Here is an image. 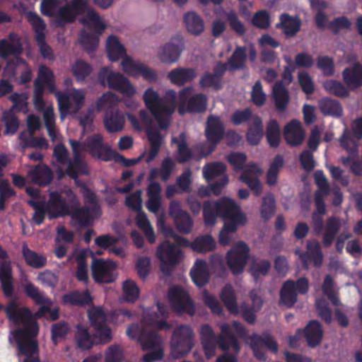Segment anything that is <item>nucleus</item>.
Listing matches in <instances>:
<instances>
[{"label":"nucleus","mask_w":362,"mask_h":362,"mask_svg":"<svg viewBox=\"0 0 362 362\" xmlns=\"http://www.w3.org/2000/svg\"><path fill=\"white\" fill-rule=\"evenodd\" d=\"M69 215L73 221L83 228L89 226L93 221L90 209L86 206L76 208Z\"/></svg>","instance_id":"57"},{"label":"nucleus","mask_w":362,"mask_h":362,"mask_svg":"<svg viewBox=\"0 0 362 362\" xmlns=\"http://www.w3.org/2000/svg\"><path fill=\"white\" fill-rule=\"evenodd\" d=\"M48 218L54 219L69 215V207L66 200L58 192H52L49 195V199L45 203Z\"/></svg>","instance_id":"24"},{"label":"nucleus","mask_w":362,"mask_h":362,"mask_svg":"<svg viewBox=\"0 0 362 362\" xmlns=\"http://www.w3.org/2000/svg\"><path fill=\"white\" fill-rule=\"evenodd\" d=\"M110 96L103 94L96 102L97 109H106L103 118L104 126L109 133L122 131L124 127L125 117L124 114L117 107H110Z\"/></svg>","instance_id":"10"},{"label":"nucleus","mask_w":362,"mask_h":362,"mask_svg":"<svg viewBox=\"0 0 362 362\" xmlns=\"http://www.w3.org/2000/svg\"><path fill=\"white\" fill-rule=\"evenodd\" d=\"M0 284L4 296L12 297L14 294V280L10 260L0 262Z\"/></svg>","instance_id":"27"},{"label":"nucleus","mask_w":362,"mask_h":362,"mask_svg":"<svg viewBox=\"0 0 362 362\" xmlns=\"http://www.w3.org/2000/svg\"><path fill=\"white\" fill-rule=\"evenodd\" d=\"M78 16H83L79 22L83 25L92 23L99 31L106 28L100 16L90 6L88 0H71L66 3L58 11L57 23L59 26L73 23Z\"/></svg>","instance_id":"2"},{"label":"nucleus","mask_w":362,"mask_h":362,"mask_svg":"<svg viewBox=\"0 0 362 362\" xmlns=\"http://www.w3.org/2000/svg\"><path fill=\"white\" fill-rule=\"evenodd\" d=\"M341 228V220L339 217L332 216L327 218L322 239L325 247L329 248L332 245Z\"/></svg>","instance_id":"30"},{"label":"nucleus","mask_w":362,"mask_h":362,"mask_svg":"<svg viewBox=\"0 0 362 362\" xmlns=\"http://www.w3.org/2000/svg\"><path fill=\"white\" fill-rule=\"evenodd\" d=\"M76 341L78 346L84 350L90 349L94 344L101 343L99 341V337L91 335L88 329L84 327H78L76 333Z\"/></svg>","instance_id":"51"},{"label":"nucleus","mask_w":362,"mask_h":362,"mask_svg":"<svg viewBox=\"0 0 362 362\" xmlns=\"http://www.w3.org/2000/svg\"><path fill=\"white\" fill-rule=\"evenodd\" d=\"M181 245L164 240L158 247L156 256L161 262L160 269L166 275H170L173 268L181 260Z\"/></svg>","instance_id":"13"},{"label":"nucleus","mask_w":362,"mask_h":362,"mask_svg":"<svg viewBox=\"0 0 362 362\" xmlns=\"http://www.w3.org/2000/svg\"><path fill=\"white\" fill-rule=\"evenodd\" d=\"M172 143L177 146L176 160L179 163H187L192 158L193 153L188 146L185 132H182L179 137H173Z\"/></svg>","instance_id":"40"},{"label":"nucleus","mask_w":362,"mask_h":362,"mask_svg":"<svg viewBox=\"0 0 362 362\" xmlns=\"http://www.w3.org/2000/svg\"><path fill=\"white\" fill-rule=\"evenodd\" d=\"M273 99L276 109L283 112L287 108L290 100L288 90L282 81L276 82L273 88Z\"/></svg>","instance_id":"38"},{"label":"nucleus","mask_w":362,"mask_h":362,"mask_svg":"<svg viewBox=\"0 0 362 362\" xmlns=\"http://www.w3.org/2000/svg\"><path fill=\"white\" fill-rule=\"evenodd\" d=\"M248 339L254 356L260 361H265L267 359L266 353L262 349L263 346H265L274 354L278 352L276 341L267 332H264L262 335L255 333L249 336Z\"/></svg>","instance_id":"18"},{"label":"nucleus","mask_w":362,"mask_h":362,"mask_svg":"<svg viewBox=\"0 0 362 362\" xmlns=\"http://www.w3.org/2000/svg\"><path fill=\"white\" fill-rule=\"evenodd\" d=\"M233 329L240 338L247 337V330L238 321H233L232 327L228 323L222 324L220 327L221 333L218 335L215 334L209 325H202L200 329L201 343L207 358L215 355L217 346L223 351L232 349L236 354H238L240 351V345Z\"/></svg>","instance_id":"1"},{"label":"nucleus","mask_w":362,"mask_h":362,"mask_svg":"<svg viewBox=\"0 0 362 362\" xmlns=\"http://www.w3.org/2000/svg\"><path fill=\"white\" fill-rule=\"evenodd\" d=\"M66 164V173L72 180H77L80 175H89L87 163L82 157L74 156Z\"/></svg>","instance_id":"36"},{"label":"nucleus","mask_w":362,"mask_h":362,"mask_svg":"<svg viewBox=\"0 0 362 362\" xmlns=\"http://www.w3.org/2000/svg\"><path fill=\"white\" fill-rule=\"evenodd\" d=\"M5 313L9 321L25 327L15 331V339H33L37 336L39 325L28 308L19 307L18 303L12 299L6 305Z\"/></svg>","instance_id":"4"},{"label":"nucleus","mask_w":362,"mask_h":362,"mask_svg":"<svg viewBox=\"0 0 362 362\" xmlns=\"http://www.w3.org/2000/svg\"><path fill=\"white\" fill-rule=\"evenodd\" d=\"M192 280L199 287L206 284L209 280V272L206 261L197 259L190 270Z\"/></svg>","instance_id":"35"},{"label":"nucleus","mask_w":362,"mask_h":362,"mask_svg":"<svg viewBox=\"0 0 362 362\" xmlns=\"http://www.w3.org/2000/svg\"><path fill=\"white\" fill-rule=\"evenodd\" d=\"M226 165L222 162L208 163L203 167V176L207 182L213 180L217 177L226 175Z\"/></svg>","instance_id":"56"},{"label":"nucleus","mask_w":362,"mask_h":362,"mask_svg":"<svg viewBox=\"0 0 362 362\" xmlns=\"http://www.w3.org/2000/svg\"><path fill=\"white\" fill-rule=\"evenodd\" d=\"M197 76L196 71L191 68H177L170 71L168 78L175 85L179 86L193 81Z\"/></svg>","instance_id":"39"},{"label":"nucleus","mask_w":362,"mask_h":362,"mask_svg":"<svg viewBox=\"0 0 362 362\" xmlns=\"http://www.w3.org/2000/svg\"><path fill=\"white\" fill-rule=\"evenodd\" d=\"M247 54L245 47H238L228 60L227 64L233 70H242L245 67Z\"/></svg>","instance_id":"58"},{"label":"nucleus","mask_w":362,"mask_h":362,"mask_svg":"<svg viewBox=\"0 0 362 362\" xmlns=\"http://www.w3.org/2000/svg\"><path fill=\"white\" fill-rule=\"evenodd\" d=\"M98 81L103 86H107L120 92L126 96H133L135 89L129 81L122 74L114 72L110 68L104 66L98 72Z\"/></svg>","instance_id":"11"},{"label":"nucleus","mask_w":362,"mask_h":362,"mask_svg":"<svg viewBox=\"0 0 362 362\" xmlns=\"http://www.w3.org/2000/svg\"><path fill=\"white\" fill-rule=\"evenodd\" d=\"M184 22L189 33L199 35L204 29L202 18L193 11L187 12L184 16Z\"/></svg>","instance_id":"52"},{"label":"nucleus","mask_w":362,"mask_h":362,"mask_svg":"<svg viewBox=\"0 0 362 362\" xmlns=\"http://www.w3.org/2000/svg\"><path fill=\"white\" fill-rule=\"evenodd\" d=\"M2 120L5 123V134L13 135L17 132L19 128V120L12 110L4 112L3 113Z\"/></svg>","instance_id":"64"},{"label":"nucleus","mask_w":362,"mask_h":362,"mask_svg":"<svg viewBox=\"0 0 362 362\" xmlns=\"http://www.w3.org/2000/svg\"><path fill=\"white\" fill-rule=\"evenodd\" d=\"M86 27H93L94 28L93 33H88L83 30L79 35V43L81 47L88 52H90L97 49L99 44V35H100L104 30L99 31V29L95 28L90 23Z\"/></svg>","instance_id":"34"},{"label":"nucleus","mask_w":362,"mask_h":362,"mask_svg":"<svg viewBox=\"0 0 362 362\" xmlns=\"http://www.w3.org/2000/svg\"><path fill=\"white\" fill-rule=\"evenodd\" d=\"M194 88L192 86H187L179 91L177 103L179 105V113L185 112L201 113L207 107L208 98L204 93H197L192 95Z\"/></svg>","instance_id":"8"},{"label":"nucleus","mask_w":362,"mask_h":362,"mask_svg":"<svg viewBox=\"0 0 362 362\" xmlns=\"http://www.w3.org/2000/svg\"><path fill=\"white\" fill-rule=\"evenodd\" d=\"M86 145L88 151L92 157L103 161L112 159L115 151L109 145L104 144L102 135L99 134L92 135L88 138Z\"/></svg>","instance_id":"21"},{"label":"nucleus","mask_w":362,"mask_h":362,"mask_svg":"<svg viewBox=\"0 0 362 362\" xmlns=\"http://www.w3.org/2000/svg\"><path fill=\"white\" fill-rule=\"evenodd\" d=\"M262 174V170L257 164L250 163L239 177L241 182L250 187L255 197H259L262 193V185L258 177Z\"/></svg>","instance_id":"22"},{"label":"nucleus","mask_w":362,"mask_h":362,"mask_svg":"<svg viewBox=\"0 0 362 362\" xmlns=\"http://www.w3.org/2000/svg\"><path fill=\"white\" fill-rule=\"evenodd\" d=\"M272 264L268 259H262L253 261L250 265V272L255 283L261 280V277L268 275Z\"/></svg>","instance_id":"53"},{"label":"nucleus","mask_w":362,"mask_h":362,"mask_svg":"<svg viewBox=\"0 0 362 362\" xmlns=\"http://www.w3.org/2000/svg\"><path fill=\"white\" fill-rule=\"evenodd\" d=\"M28 176L33 182L40 185H48L53 179V174L50 168L45 165H37L28 172Z\"/></svg>","instance_id":"41"},{"label":"nucleus","mask_w":362,"mask_h":362,"mask_svg":"<svg viewBox=\"0 0 362 362\" xmlns=\"http://www.w3.org/2000/svg\"><path fill=\"white\" fill-rule=\"evenodd\" d=\"M22 148H44L47 149L49 146L47 140L42 137H35L34 135H28L27 132L23 131L18 135Z\"/></svg>","instance_id":"50"},{"label":"nucleus","mask_w":362,"mask_h":362,"mask_svg":"<svg viewBox=\"0 0 362 362\" xmlns=\"http://www.w3.org/2000/svg\"><path fill=\"white\" fill-rule=\"evenodd\" d=\"M143 99L158 127L161 129H167L170 124L169 119L175 111L176 92L168 90L163 97H160L152 88H148L145 90Z\"/></svg>","instance_id":"3"},{"label":"nucleus","mask_w":362,"mask_h":362,"mask_svg":"<svg viewBox=\"0 0 362 362\" xmlns=\"http://www.w3.org/2000/svg\"><path fill=\"white\" fill-rule=\"evenodd\" d=\"M225 131L224 123L219 116L210 115L207 117L204 134L209 144L205 152L202 151L203 155L207 156L215 151L224 138Z\"/></svg>","instance_id":"14"},{"label":"nucleus","mask_w":362,"mask_h":362,"mask_svg":"<svg viewBox=\"0 0 362 362\" xmlns=\"http://www.w3.org/2000/svg\"><path fill=\"white\" fill-rule=\"evenodd\" d=\"M169 300L173 310L179 314L194 315L195 307L189 294L179 286L172 287L168 292Z\"/></svg>","instance_id":"17"},{"label":"nucleus","mask_w":362,"mask_h":362,"mask_svg":"<svg viewBox=\"0 0 362 362\" xmlns=\"http://www.w3.org/2000/svg\"><path fill=\"white\" fill-rule=\"evenodd\" d=\"M23 52V45L18 35L14 33H9L8 39L0 40V57L6 59L9 56L16 57V59L9 60L4 69V72L9 77L16 75V67L20 64L27 65L25 59L19 57Z\"/></svg>","instance_id":"7"},{"label":"nucleus","mask_w":362,"mask_h":362,"mask_svg":"<svg viewBox=\"0 0 362 362\" xmlns=\"http://www.w3.org/2000/svg\"><path fill=\"white\" fill-rule=\"evenodd\" d=\"M23 288L26 296L37 305L52 304L50 299L45 296V293L31 281H28L23 284Z\"/></svg>","instance_id":"47"},{"label":"nucleus","mask_w":362,"mask_h":362,"mask_svg":"<svg viewBox=\"0 0 362 362\" xmlns=\"http://www.w3.org/2000/svg\"><path fill=\"white\" fill-rule=\"evenodd\" d=\"M344 83L351 90L362 87V64L356 62L352 66L346 67L342 71Z\"/></svg>","instance_id":"29"},{"label":"nucleus","mask_w":362,"mask_h":362,"mask_svg":"<svg viewBox=\"0 0 362 362\" xmlns=\"http://www.w3.org/2000/svg\"><path fill=\"white\" fill-rule=\"evenodd\" d=\"M276 202L272 193L267 194L262 198L260 207V214L264 221H268L275 214Z\"/></svg>","instance_id":"59"},{"label":"nucleus","mask_w":362,"mask_h":362,"mask_svg":"<svg viewBox=\"0 0 362 362\" xmlns=\"http://www.w3.org/2000/svg\"><path fill=\"white\" fill-rule=\"evenodd\" d=\"M299 257L304 267H307L312 261L315 267H320L324 258L320 243L315 239L308 240L306 244V250L300 253Z\"/></svg>","instance_id":"25"},{"label":"nucleus","mask_w":362,"mask_h":362,"mask_svg":"<svg viewBox=\"0 0 362 362\" xmlns=\"http://www.w3.org/2000/svg\"><path fill=\"white\" fill-rule=\"evenodd\" d=\"M117 265L110 260L94 259L91 264L92 275L94 281L100 284H110L115 281V274Z\"/></svg>","instance_id":"19"},{"label":"nucleus","mask_w":362,"mask_h":362,"mask_svg":"<svg viewBox=\"0 0 362 362\" xmlns=\"http://www.w3.org/2000/svg\"><path fill=\"white\" fill-rule=\"evenodd\" d=\"M62 302L64 305L76 307H85L93 303V298L88 290L79 291H72L62 296Z\"/></svg>","instance_id":"32"},{"label":"nucleus","mask_w":362,"mask_h":362,"mask_svg":"<svg viewBox=\"0 0 362 362\" xmlns=\"http://www.w3.org/2000/svg\"><path fill=\"white\" fill-rule=\"evenodd\" d=\"M264 136V126L262 118L259 115H255L253 122L247 127L246 139L252 146L259 144Z\"/></svg>","instance_id":"37"},{"label":"nucleus","mask_w":362,"mask_h":362,"mask_svg":"<svg viewBox=\"0 0 362 362\" xmlns=\"http://www.w3.org/2000/svg\"><path fill=\"white\" fill-rule=\"evenodd\" d=\"M325 89L330 94L339 98H345L349 95V90L342 83L336 80H328L323 84Z\"/></svg>","instance_id":"63"},{"label":"nucleus","mask_w":362,"mask_h":362,"mask_svg":"<svg viewBox=\"0 0 362 362\" xmlns=\"http://www.w3.org/2000/svg\"><path fill=\"white\" fill-rule=\"evenodd\" d=\"M250 247L243 241H238L226 254V263L234 275L240 274L249 259Z\"/></svg>","instance_id":"15"},{"label":"nucleus","mask_w":362,"mask_h":362,"mask_svg":"<svg viewBox=\"0 0 362 362\" xmlns=\"http://www.w3.org/2000/svg\"><path fill=\"white\" fill-rule=\"evenodd\" d=\"M302 333L308 346L314 349L321 344L324 331L321 323L318 320H312L302 329Z\"/></svg>","instance_id":"26"},{"label":"nucleus","mask_w":362,"mask_h":362,"mask_svg":"<svg viewBox=\"0 0 362 362\" xmlns=\"http://www.w3.org/2000/svg\"><path fill=\"white\" fill-rule=\"evenodd\" d=\"M169 214L174 218L177 230L185 234L189 233L193 227V221L189 214L182 209L178 201L173 200L169 206Z\"/></svg>","instance_id":"23"},{"label":"nucleus","mask_w":362,"mask_h":362,"mask_svg":"<svg viewBox=\"0 0 362 362\" xmlns=\"http://www.w3.org/2000/svg\"><path fill=\"white\" fill-rule=\"evenodd\" d=\"M284 136L291 146H300L305 139V131L297 119H292L284 127Z\"/></svg>","instance_id":"28"},{"label":"nucleus","mask_w":362,"mask_h":362,"mask_svg":"<svg viewBox=\"0 0 362 362\" xmlns=\"http://www.w3.org/2000/svg\"><path fill=\"white\" fill-rule=\"evenodd\" d=\"M157 226L165 238H172L175 243L179 245H183V247L189 246V242L186 238L176 234L174 230L165 223L164 220L159 219Z\"/></svg>","instance_id":"62"},{"label":"nucleus","mask_w":362,"mask_h":362,"mask_svg":"<svg viewBox=\"0 0 362 362\" xmlns=\"http://www.w3.org/2000/svg\"><path fill=\"white\" fill-rule=\"evenodd\" d=\"M189 245L194 251L200 253L213 251L216 247V241L211 235L198 236Z\"/></svg>","instance_id":"48"},{"label":"nucleus","mask_w":362,"mask_h":362,"mask_svg":"<svg viewBox=\"0 0 362 362\" xmlns=\"http://www.w3.org/2000/svg\"><path fill=\"white\" fill-rule=\"evenodd\" d=\"M265 135L270 147L274 148L279 147L280 144L281 130L279 124L276 119H270L267 123Z\"/></svg>","instance_id":"55"},{"label":"nucleus","mask_w":362,"mask_h":362,"mask_svg":"<svg viewBox=\"0 0 362 362\" xmlns=\"http://www.w3.org/2000/svg\"><path fill=\"white\" fill-rule=\"evenodd\" d=\"M202 211L204 220L207 226L214 225L217 217L226 219L243 214L235 202L228 197H223L217 202L205 201Z\"/></svg>","instance_id":"6"},{"label":"nucleus","mask_w":362,"mask_h":362,"mask_svg":"<svg viewBox=\"0 0 362 362\" xmlns=\"http://www.w3.org/2000/svg\"><path fill=\"white\" fill-rule=\"evenodd\" d=\"M284 163V160L281 155L278 154L273 159L266 174V182L269 186H274L276 184L280 170Z\"/></svg>","instance_id":"54"},{"label":"nucleus","mask_w":362,"mask_h":362,"mask_svg":"<svg viewBox=\"0 0 362 362\" xmlns=\"http://www.w3.org/2000/svg\"><path fill=\"white\" fill-rule=\"evenodd\" d=\"M28 21L33 26L35 32V40L42 57L49 60L54 59L53 50L46 42V37L44 33L46 25L43 19L35 12H30L28 14Z\"/></svg>","instance_id":"16"},{"label":"nucleus","mask_w":362,"mask_h":362,"mask_svg":"<svg viewBox=\"0 0 362 362\" xmlns=\"http://www.w3.org/2000/svg\"><path fill=\"white\" fill-rule=\"evenodd\" d=\"M298 294L293 288V280H286L280 291V303L291 308L297 301Z\"/></svg>","instance_id":"49"},{"label":"nucleus","mask_w":362,"mask_h":362,"mask_svg":"<svg viewBox=\"0 0 362 362\" xmlns=\"http://www.w3.org/2000/svg\"><path fill=\"white\" fill-rule=\"evenodd\" d=\"M182 51V46L173 42L165 44L159 52L160 61L171 64L177 61Z\"/></svg>","instance_id":"44"},{"label":"nucleus","mask_w":362,"mask_h":362,"mask_svg":"<svg viewBox=\"0 0 362 362\" xmlns=\"http://www.w3.org/2000/svg\"><path fill=\"white\" fill-rule=\"evenodd\" d=\"M220 298L230 314H238L237 298L233 286L226 285L221 290Z\"/></svg>","instance_id":"45"},{"label":"nucleus","mask_w":362,"mask_h":362,"mask_svg":"<svg viewBox=\"0 0 362 362\" xmlns=\"http://www.w3.org/2000/svg\"><path fill=\"white\" fill-rule=\"evenodd\" d=\"M315 306L318 317L327 325L331 324L333 320L332 310L327 300L323 297L317 298Z\"/></svg>","instance_id":"60"},{"label":"nucleus","mask_w":362,"mask_h":362,"mask_svg":"<svg viewBox=\"0 0 362 362\" xmlns=\"http://www.w3.org/2000/svg\"><path fill=\"white\" fill-rule=\"evenodd\" d=\"M33 86L34 88H40L44 90L45 87L47 86L50 93H54L56 86L53 71L46 65H41Z\"/></svg>","instance_id":"33"},{"label":"nucleus","mask_w":362,"mask_h":362,"mask_svg":"<svg viewBox=\"0 0 362 362\" xmlns=\"http://www.w3.org/2000/svg\"><path fill=\"white\" fill-rule=\"evenodd\" d=\"M22 255L26 264L33 269H41L47 265V256L30 250L26 244L22 247Z\"/></svg>","instance_id":"42"},{"label":"nucleus","mask_w":362,"mask_h":362,"mask_svg":"<svg viewBox=\"0 0 362 362\" xmlns=\"http://www.w3.org/2000/svg\"><path fill=\"white\" fill-rule=\"evenodd\" d=\"M193 344V331L188 325H180L173 331L170 348L173 358L179 359L189 354Z\"/></svg>","instance_id":"9"},{"label":"nucleus","mask_w":362,"mask_h":362,"mask_svg":"<svg viewBox=\"0 0 362 362\" xmlns=\"http://www.w3.org/2000/svg\"><path fill=\"white\" fill-rule=\"evenodd\" d=\"M136 223L137 226L144 232L148 241L150 243H153L156 241V235L153 232V228L146 216V214L140 211L136 216Z\"/></svg>","instance_id":"61"},{"label":"nucleus","mask_w":362,"mask_h":362,"mask_svg":"<svg viewBox=\"0 0 362 362\" xmlns=\"http://www.w3.org/2000/svg\"><path fill=\"white\" fill-rule=\"evenodd\" d=\"M90 325L99 337L101 344H107L112 339V330L107 325V317L100 308L93 309L88 313Z\"/></svg>","instance_id":"20"},{"label":"nucleus","mask_w":362,"mask_h":362,"mask_svg":"<svg viewBox=\"0 0 362 362\" xmlns=\"http://www.w3.org/2000/svg\"><path fill=\"white\" fill-rule=\"evenodd\" d=\"M139 118L143 128L146 129L150 144V149L146 157V163L148 164L158 156L162 145L163 136L158 130L153 127V119L146 110L139 111Z\"/></svg>","instance_id":"12"},{"label":"nucleus","mask_w":362,"mask_h":362,"mask_svg":"<svg viewBox=\"0 0 362 362\" xmlns=\"http://www.w3.org/2000/svg\"><path fill=\"white\" fill-rule=\"evenodd\" d=\"M300 20L286 13L280 15L279 22L276 24V28L281 29L287 37L295 36L300 31Z\"/></svg>","instance_id":"31"},{"label":"nucleus","mask_w":362,"mask_h":362,"mask_svg":"<svg viewBox=\"0 0 362 362\" xmlns=\"http://www.w3.org/2000/svg\"><path fill=\"white\" fill-rule=\"evenodd\" d=\"M319 108L324 115L339 117L343 114V110L339 101L330 98H324L319 102Z\"/></svg>","instance_id":"46"},{"label":"nucleus","mask_w":362,"mask_h":362,"mask_svg":"<svg viewBox=\"0 0 362 362\" xmlns=\"http://www.w3.org/2000/svg\"><path fill=\"white\" fill-rule=\"evenodd\" d=\"M127 334L132 339H137L143 350H153L143 356V362H153L163 357V350L160 348L162 340L156 331L139 324H132L127 329Z\"/></svg>","instance_id":"5"},{"label":"nucleus","mask_w":362,"mask_h":362,"mask_svg":"<svg viewBox=\"0 0 362 362\" xmlns=\"http://www.w3.org/2000/svg\"><path fill=\"white\" fill-rule=\"evenodd\" d=\"M106 51L111 62H117L126 54V49L115 35L108 37L106 42Z\"/></svg>","instance_id":"43"}]
</instances>
